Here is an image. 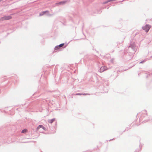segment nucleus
Listing matches in <instances>:
<instances>
[{
    "mask_svg": "<svg viewBox=\"0 0 152 152\" xmlns=\"http://www.w3.org/2000/svg\"><path fill=\"white\" fill-rule=\"evenodd\" d=\"M151 27V26L147 24L145 26L143 27H142V28L146 32H147Z\"/></svg>",
    "mask_w": 152,
    "mask_h": 152,
    "instance_id": "obj_1",
    "label": "nucleus"
},
{
    "mask_svg": "<svg viewBox=\"0 0 152 152\" xmlns=\"http://www.w3.org/2000/svg\"><path fill=\"white\" fill-rule=\"evenodd\" d=\"M12 18L11 16H5L1 18L2 20H7L10 19Z\"/></svg>",
    "mask_w": 152,
    "mask_h": 152,
    "instance_id": "obj_2",
    "label": "nucleus"
},
{
    "mask_svg": "<svg viewBox=\"0 0 152 152\" xmlns=\"http://www.w3.org/2000/svg\"><path fill=\"white\" fill-rule=\"evenodd\" d=\"M42 128L44 130H45V128L42 125H39L37 127V130H38L40 128Z\"/></svg>",
    "mask_w": 152,
    "mask_h": 152,
    "instance_id": "obj_3",
    "label": "nucleus"
},
{
    "mask_svg": "<svg viewBox=\"0 0 152 152\" xmlns=\"http://www.w3.org/2000/svg\"><path fill=\"white\" fill-rule=\"evenodd\" d=\"M49 12V11H43L41 13H40L39 14V16H41L42 15H44L45 13H48Z\"/></svg>",
    "mask_w": 152,
    "mask_h": 152,
    "instance_id": "obj_4",
    "label": "nucleus"
},
{
    "mask_svg": "<svg viewBox=\"0 0 152 152\" xmlns=\"http://www.w3.org/2000/svg\"><path fill=\"white\" fill-rule=\"evenodd\" d=\"M107 69V67L105 66H102L100 68L101 70H105Z\"/></svg>",
    "mask_w": 152,
    "mask_h": 152,
    "instance_id": "obj_5",
    "label": "nucleus"
},
{
    "mask_svg": "<svg viewBox=\"0 0 152 152\" xmlns=\"http://www.w3.org/2000/svg\"><path fill=\"white\" fill-rule=\"evenodd\" d=\"M66 3V1H61L59 3H56V5H58L59 4H62Z\"/></svg>",
    "mask_w": 152,
    "mask_h": 152,
    "instance_id": "obj_6",
    "label": "nucleus"
},
{
    "mask_svg": "<svg viewBox=\"0 0 152 152\" xmlns=\"http://www.w3.org/2000/svg\"><path fill=\"white\" fill-rule=\"evenodd\" d=\"M55 121V119H53L51 120H50L48 122L49 123H52Z\"/></svg>",
    "mask_w": 152,
    "mask_h": 152,
    "instance_id": "obj_7",
    "label": "nucleus"
},
{
    "mask_svg": "<svg viewBox=\"0 0 152 152\" xmlns=\"http://www.w3.org/2000/svg\"><path fill=\"white\" fill-rule=\"evenodd\" d=\"M27 131V130L26 129H24L22 130V133H24L26 132Z\"/></svg>",
    "mask_w": 152,
    "mask_h": 152,
    "instance_id": "obj_8",
    "label": "nucleus"
},
{
    "mask_svg": "<svg viewBox=\"0 0 152 152\" xmlns=\"http://www.w3.org/2000/svg\"><path fill=\"white\" fill-rule=\"evenodd\" d=\"M59 46H56L55 48V50H57V49H59Z\"/></svg>",
    "mask_w": 152,
    "mask_h": 152,
    "instance_id": "obj_9",
    "label": "nucleus"
},
{
    "mask_svg": "<svg viewBox=\"0 0 152 152\" xmlns=\"http://www.w3.org/2000/svg\"><path fill=\"white\" fill-rule=\"evenodd\" d=\"M64 43L61 44H60L59 45V47H61L63 46H64Z\"/></svg>",
    "mask_w": 152,
    "mask_h": 152,
    "instance_id": "obj_10",
    "label": "nucleus"
},
{
    "mask_svg": "<svg viewBox=\"0 0 152 152\" xmlns=\"http://www.w3.org/2000/svg\"><path fill=\"white\" fill-rule=\"evenodd\" d=\"M113 1V0H110L109 1H108V2L110 1Z\"/></svg>",
    "mask_w": 152,
    "mask_h": 152,
    "instance_id": "obj_11",
    "label": "nucleus"
}]
</instances>
